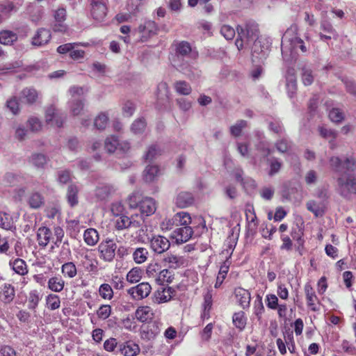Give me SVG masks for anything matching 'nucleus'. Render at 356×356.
Segmentation results:
<instances>
[{
	"instance_id": "26",
	"label": "nucleus",
	"mask_w": 356,
	"mask_h": 356,
	"mask_svg": "<svg viewBox=\"0 0 356 356\" xmlns=\"http://www.w3.org/2000/svg\"><path fill=\"white\" fill-rule=\"evenodd\" d=\"M38 95L35 88H26L21 92V99L29 104H33L36 102Z\"/></svg>"
},
{
	"instance_id": "30",
	"label": "nucleus",
	"mask_w": 356,
	"mask_h": 356,
	"mask_svg": "<svg viewBox=\"0 0 356 356\" xmlns=\"http://www.w3.org/2000/svg\"><path fill=\"white\" fill-rule=\"evenodd\" d=\"M81 264L86 270L95 272L97 268V262L91 254H82Z\"/></svg>"
},
{
	"instance_id": "23",
	"label": "nucleus",
	"mask_w": 356,
	"mask_h": 356,
	"mask_svg": "<svg viewBox=\"0 0 356 356\" xmlns=\"http://www.w3.org/2000/svg\"><path fill=\"white\" fill-rule=\"evenodd\" d=\"M113 222L117 230H122L129 228L134 222L124 214L115 215L113 216Z\"/></svg>"
},
{
	"instance_id": "38",
	"label": "nucleus",
	"mask_w": 356,
	"mask_h": 356,
	"mask_svg": "<svg viewBox=\"0 0 356 356\" xmlns=\"http://www.w3.org/2000/svg\"><path fill=\"white\" fill-rule=\"evenodd\" d=\"M229 268V261H225L220 266L218 275L216 278V282L214 285L215 288H218L222 284Z\"/></svg>"
},
{
	"instance_id": "39",
	"label": "nucleus",
	"mask_w": 356,
	"mask_h": 356,
	"mask_svg": "<svg viewBox=\"0 0 356 356\" xmlns=\"http://www.w3.org/2000/svg\"><path fill=\"white\" fill-rule=\"evenodd\" d=\"M22 177L19 175L13 172H7L3 179L2 182L5 186H13L20 182Z\"/></svg>"
},
{
	"instance_id": "8",
	"label": "nucleus",
	"mask_w": 356,
	"mask_h": 356,
	"mask_svg": "<svg viewBox=\"0 0 356 356\" xmlns=\"http://www.w3.org/2000/svg\"><path fill=\"white\" fill-rule=\"evenodd\" d=\"M152 291V286L148 282H141L129 289V293L136 300H142L147 297Z\"/></svg>"
},
{
	"instance_id": "5",
	"label": "nucleus",
	"mask_w": 356,
	"mask_h": 356,
	"mask_svg": "<svg viewBox=\"0 0 356 356\" xmlns=\"http://www.w3.org/2000/svg\"><path fill=\"white\" fill-rule=\"evenodd\" d=\"M150 249L155 254H161L166 252L170 247V241L161 235L153 236L149 241Z\"/></svg>"
},
{
	"instance_id": "13",
	"label": "nucleus",
	"mask_w": 356,
	"mask_h": 356,
	"mask_svg": "<svg viewBox=\"0 0 356 356\" xmlns=\"http://www.w3.org/2000/svg\"><path fill=\"white\" fill-rule=\"evenodd\" d=\"M54 19L56 24L53 26V29L56 32H64L66 31V26L63 22L66 19L67 11L63 7H59L55 10Z\"/></svg>"
},
{
	"instance_id": "22",
	"label": "nucleus",
	"mask_w": 356,
	"mask_h": 356,
	"mask_svg": "<svg viewBox=\"0 0 356 356\" xmlns=\"http://www.w3.org/2000/svg\"><path fill=\"white\" fill-rule=\"evenodd\" d=\"M51 231L47 227H41L37 232V240L38 245L41 247H46L51 238Z\"/></svg>"
},
{
	"instance_id": "40",
	"label": "nucleus",
	"mask_w": 356,
	"mask_h": 356,
	"mask_svg": "<svg viewBox=\"0 0 356 356\" xmlns=\"http://www.w3.org/2000/svg\"><path fill=\"white\" fill-rule=\"evenodd\" d=\"M61 272L65 277L74 278L77 274V270L73 262H66L62 265Z\"/></svg>"
},
{
	"instance_id": "36",
	"label": "nucleus",
	"mask_w": 356,
	"mask_h": 356,
	"mask_svg": "<svg viewBox=\"0 0 356 356\" xmlns=\"http://www.w3.org/2000/svg\"><path fill=\"white\" fill-rule=\"evenodd\" d=\"M162 153V150L158 145H150L147 151L144 155V159L146 161H152L159 156Z\"/></svg>"
},
{
	"instance_id": "49",
	"label": "nucleus",
	"mask_w": 356,
	"mask_h": 356,
	"mask_svg": "<svg viewBox=\"0 0 356 356\" xmlns=\"http://www.w3.org/2000/svg\"><path fill=\"white\" fill-rule=\"evenodd\" d=\"M47 307L51 310L58 309L60 305V300L58 296L56 294H49L46 298Z\"/></svg>"
},
{
	"instance_id": "52",
	"label": "nucleus",
	"mask_w": 356,
	"mask_h": 356,
	"mask_svg": "<svg viewBox=\"0 0 356 356\" xmlns=\"http://www.w3.org/2000/svg\"><path fill=\"white\" fill-rule=\"evenodd\" d=\"M142 270L140 268H133L127 275V280L130 283H136L140 281Z\"/></svg>"
},
{
	"instance_id": "28",
	"label": "nucleus",
	"mask_w": 356,
	"mask_h": 356,
	"mask_svg": "<svg viewBox=\"0 0 356 356\" xmlns=\"http://www.w3.org/2000/svg\"><path fill=\"white\" fill-rule=\"evenodd\" d=\"M193 196L188 192H181L176 198V204L180 208H185L193 202Z\"/></svg>"
},
{
	"instance_id": "25",
	"label": "nucleus",
	"mask_w": 356,
	"mask_h": 356,
	"mask_svg": "<svg viewBox=\"0 0 356 356\" xmlns=\"http://www.w3.org/2000/svg\"><path fill=\"white\" fill-rule=\"evenodd\" d=\"M130 149V144L127 140H122L113 136V153L118 154H126Z\"/></svg>"
},
{
	"instance_id": "4",
	"label": "nucleus",
	"mask_w": 356,
	"mask_h": 356,
	"mask_svg": "<svg viewBox=\"0 0 356 356\" xmlns=\"http://www.w3.org/2000/svg\"><path fill=\"white\" fill-rule=\"evenodd\" d=\"M44 118L48 125L58 128L63 126L66 118L65 115L54 106H50L46 109Z\"/></svg>"
},
{
	"instance_id": "51",
	"label": "nucleus",
	"mask_w": 356,
	"mask_h": 356,
	"mask_svg": "<svg viewBox=\"0 0 356 356\" xmlns=\"http://www.w3.org/2000/svg\"><path fill=\"white\" fill-rule=\"evenodd\" d=\"M246 127L247 121L244 120H238L234 125L230 127V134L234 137H238L241 134L243 129Z\"/></svg>"
},
{
	"instance_id": "44",
	"label": "nucleus",
	"mask_w": 356,
	"mask_h": 356,
	"mask_svg": "<svg viewBox=\"0 0 356 356\" xmlns=\"http://www.w3.org/2000/svg\"><path fill=\"white\" fill-rule=\"evenodd\" d=\"M41 298L42 296L37 290L31 291L28 297L29 308L30 309H35L38 307Z\"/></svg>"
},
{
	"instance_id": "7",
	"label": "nucleus",
	"mask_w": 356,
	"mask_h": 356,
	"mask_svg": "<svg viewBox=\"0 0 356 356\" xmlns=\"http://www.w3.org/2000/svg\"><path fill=\"white\" fill-rule=\"evenodd\" d=\"M193 234V229L189 226L176 228L170 235V238L175 241L177 244L187 242Z\"/></svg>"
},
{
	"instance_id": "59",
	"label": "nucleus",
	"mask_w": 356,
	"mask_h": 356,
	"mask_svg": "<svg viewBox=\"0 0 356 356\" xmlns=\"http://www.w3.org/2000/svg\"><path fill=\"white\" fill-rule=\"evenodd\" d=\"M306 206L307 209L312 212L316 217L321 216L323 214V210L315 201H309Z\"/></svg>"
},
{
	"instance_id": "53",
	"label": "nucleus",
	"mask_w": 356,
	"mask_h": 356,
	"mask_svg": "<svg viewBox=\"0 0 356 356\" xmlns=\"http://www.w3.org/2000/svg\"><path fill=\"white\" fill-rule=\"evenodd\" d=\"M330 120L335 123H339L344 119V113L338 108H332L328 114Z\"/></svg>"
},
{
	"instance_id": "42",
	"label": "nucleus",
	"mask_w": 356,
	"mask_h": 356,
	"mask_svg": "<svg viewBox=\"0 0 356 356\" xmlns=\"http://www.w3.org/2000/svg\"><path fill=\"white\" fill-rule=\"evenodd\" d=\"M175 220L177 222V226L185 227L191 223V218L189 213L181 211L175 215Z\"/></svg>"
},
{
	"instance_id": "54",
	"label": "nucleus",
	"mask_w": 356,
	"mask_h": 356,
	"mask_svg": "<svg viewBox=\"0 0 356 356\" xmlns=\"http://www.w3.org/2000/svg\"><path fill=\"white\" fill-rule=\"evenodd\" d=\"M301 77L305 86H309L314 81V75L311 69L303 67L302 68Z\"/></svg>"
},
{
	"instance_id": "32",
	"label": "nucleus",
	"mask_w": 356,
	"mask_h": 356,
	"mask_svg": "<svg viewBox=\"0 0 356 356\" xmlns=\"http://www.w3.org/2000/svg\"><path fill=\"white\" fill-rule=\"evenodd\" d=\"M65 286V282L61 277H51L47 282L48 289L54 292H60Z\"/></svg>"
},
{
	"instance_id": "50",
	"label": "nucleus",
	"mask_w": 356,
	"mask_h": 356,
	"mask_svg": "<svg viewBox=\"0 0 356 356\" xmlns=\"http://www.w3.org/2000/svg\"><path fill=\"white\" fill-rule=\"evenodd\" d=\"M232 321L234 325L240 330H243L246 325V318L243 312L235 313L233 315Z\"/></svg>"
},
{
	"instance_id": "57",
	"label": "nucleus",
	"mask_w": 356,
	"mask_h": 356,
	"mask_svg": "<svg viewBox=\"0 0 356 356\" xmlns=\"http://www.w3.org/2000/svg\"><path fill=\"white\" fill-rule=\"evenodd\" d=\"M330 165L331 168L337 172H341L343 170V165L341 159L338 156H332L330 160Z\"/></svg>"
},
{
	"instance_id": "33",
	"label": "nucleus",
	"mask_w": 356,
	"mask_h": 356,
	"mask_svg": "<svg viewBox=\"0 0 356 356\" xmlns=\"http://www.w3.org/2000/svg\"><path fill=\"white\" fill-rule=\"evenodd\" d=\"M47 157L40 153L33 154L29 158V163L37 168H43L47 163Z\"/></svg>"
},
{
	"instance_id": "24",
	"label": "nucleus",
	"mask_w": 356,
	"mask_h": 356,
	"mask_svg": "<svg viewBox=\"0 0 356 356\" xmlns=\"http://www.w3.org/2000/svg\"><path fill=\"white\" fill-rule=\"evenodd\" d=\"M136 318L140 322L147 323L154 316L152 309L148 306L139 307L135 313Z\"/></svg>"
},
{
	"instance_id": "19",
	"label": "nucleus",
	"mask_w": 356,
	"mask_h": 356,
	"mask_svg": "<svg viewBox=\"0 0 356 356\" xmlns=\"http://www.w3.org/2000/svg\"><path fill=\"white\" fill-rule=\"evenodd\" d=\"M0 227L11 232L16 230L15 222L9 213L0 211Z\"/></svg>"
},
{
	"instance_id": "46",
	"label": "nucleus",
	"mask_w": 356,
	"mask_h": 356,
	"mask_svg": "<svg viewBox=\"0 0 356 356\" xmlns=\"http://www.w3.org/2000/svg\"><path fill=\"white\" fill-rule=\"evenodd\" d=\"M84 104L82 100L78 99H72L69 102V107L73 115H79L83 110Z\"/></svg>"
},
{
	"instance_id": "56",
	"label": "nucleus",
	"mask_w": 356,
	"mask_h": 356,
	"mask_svg": "<svg viewBox=\"0 0 356 356\" xmlns=\"http://www.w3.org/2000/svg\"><path fill=\"white\" fill-rule=\"evenodd\" d=\"M268 128L271 131L279 136L283 135L285 132L282 123L279 120L270 122L268 124Z\"/></svg>"
},
{
	"instance_id": "15",
	"label": "nucleus",
	"mask_w": 356,
	"mask_h": 356,
	"mask_svg": "<svg viewBox=\"0 0 356 356\" xmlns=\"http://www.w3.org/2000/svg\"><path fill=\"white\" fill-rule=\"evenodd\" d=\"M15 296V287L9 283H4L0 286V300L5 304L10 303Z\"/></svg>"
},
{
	"instance_id": "29",
	"label": "nucleus",
	"mask_w": 356,
	"mask_h": 356,
	"mask_svg": "<svg viewBox=\"0 0 356 356\" xmlns=\"http://www.w3.org/2000/svg\"><path fill=\"white\" fill-rule=\"evenodd\" d=\"M99 257L107 261H111V241L106 240L99 245Z\"/></svg>"
},
{
	"instance_id": "6",
	"label": "nucleus",
	"mask_w": 356,
	"mask_h": 356,
	"mask_svg": "<svg viewBox=\"0 0 356 356\" xmlns=\"http://www.w3.org/2000/svg\"><path fill=\"white\" fill-rule=\"evenodd\" d=\"M252 55L253 58L259 60L265 59L268 56L269 51V47L267 43H265L261 38H258L254 41H252L251 46Z\"/></svg>"
},
{
	"instance_id": "18",
	"label": "nucleus",
	"mask_w": 356,
	"mask_h": 356,
	"mask_svg": "<svg viewBox=\"0 0 356 356\" xmlns=\"http://www.w3.org/2000/svg\"><path fill=\"white\" fill-rule=\"evenodd\" d=\"M9 266L17 274L24 276L29 272L28 266L24 260L20 258L10 259Z\"/></svg>"
},
{
	"instance_id": "21",
	"label": "nucleus",
	"mask_w": 356,
	"mask_h": 356,
	"mask_svg": "<svg viewBox=\"0 0 356 356\" xmlns=\"http://www.w3.org/2000/svg\"><path fill=\"white\" fill-rule=\"evenodd\" d=\"M119 351L124 356H136L140 353V348L136 343L129 341L120 345Z\"/></svg>"
},
{
	"instance_id": "34",
	"label": "nucleus",
	"mask_w": 356,
	"mask_h": 356,
	"mask_svg": "<svg viewBox=\"0 0 356 356\" xmlns=\"http://www.w3.org/2000/svg\"><path fill=\"white\" fill-rule=\"evenodd\" d=\"M149 252L145 248H137L132 254L134 261L138 264L145 263L148 258Z\"/></svg>"
},
{
	"instance_id": "47",
	"label": "nucleus",
	"mask_w": 356,
	"mask_h": 356,
	"mask_svg": "<svg viewBox=\"0 0 356 356\" xmlns=\"http://www.w3.org/2000/svg\"><path fill=\"white\" fill-rule=\"evenodd\" d=\"M85 242L89 245H94L98 241V233L94 229H88L83 234Z\"/></svg>"
},
{
	"instance_id": "12",
	"label": "nucleus",
	"mask_w": 356,
	"mask_h": 356,
	"mask_svg": "<svg viewBox=\"0 0 356 356\" xmlns=\"http://www.w3.org/2000/svg\"><path fill=\"white\" fill-rule=\"evenodd\" d=\"M51 38L50 31L44 28L39 29L32 38L31 44L35 47H42L47 44Z\"/></svg>"
},
{
	"instance_id": "64",
	"label": "nucleus",
	"mask_w": 356,
	"mask_h": 356,
	"mask_svg": "<svg viewBox=\"0 0 356 356\" xmlns=\"http://www.w3.org/2000/svg\"><path fill=\"white\" fill-rule=\"evenodd\" d=\"M220 33L227 40H232L236 34L235 30L229 25H223L220 29Z\"/></svg>"
},
{
	"instance_id": "45",
	"label": "nucleus",
	"mask_w": 356,
	"mask_h": 356,
	"mask_svg": "<svg viewBox=\"0 0 356 356\" xmlns=\"http://www.w3.org/2000/svg\"><path fill=\"white\" fill-rule=\"evenodd\" d=\"M17 39V35L10 31H3L0 32V43L3 44H11Z\"/></svg>"
},
{
	"instance_id": "1",
	"label": "nucleus",
	"mask_w": 356,
	"mask_h": 356,
	"mask_svg": "<svg viewBox=\"0 0 356 356\" xmlns=\"http://www.w3.org/2000/svg\"><path fill=\"white\" fill-rule=\"evenodd\" d=\"M281 47L282 57L287 62L296 60L299 50L302 53L307 50L304 41L298 36L292 29H287L284 33Z\"/></svg>"
},
{
	"instance_id": "41",
	"label": "nucleus",
	"mask_w": 356,
	"mask_h": 356,
	"mask_svg": "<svg viewBox=\"0 0 356 356\" xmlns=\"http://www.w3.org/2000/svg\"><path fill=\"white\" fill-rule=\"evenodd\" d=\"M108 121V114L100 113L94 120V126L99 130H104L107 127Z\"/></svg>"
},
{
	"instance_id": "16",
	"label": "nucleus",
	"mask_w": 356,
	"mask_h": 356,
	"mask_svg": "<svg viewBox=\"0 0 356 356\" xmlns=\"http://www.w3.org/2000/svg\"><path fill=\"white\" fill-rule=\"evenodd\" d=\"M139 209L142 214L149 216L154 213L156 209L155 200L149 197H145L140 200Z\"/></svg>"
},
{
	"instance_id": "9",
	"label": "nucleus",
	"mask_w": 356,
	"mask_h": 356,
	"mask_svg": "<svg viewBox=\"0 0 356 356\" xmlns=\"http://www.w3.org/2000/svg\"><path fill=\"white\" fill-rule=\"evenodd\" d=\"M175 47L177 56H189L193 59H196L198 57V52L193 50L190 43L186 41L176 42Z\"/></svg>"
},
{
	"instance_id": "31",
	"label": "nucleus",
	"mask_w": 356,
	"mask_h": 356,
	"mask_svg": "<svg viewBox=\"0 0 356 356\" xmlns=\"http://www.w3.org/2000/svg\"><path fill=\"white\" fill-rule=\"evenodd\" d=\"M44 203V198L38 192H33L28 197V204L32 209H36L42 207Z\"/></svg>"
},
{
	"instance_id": "48",
	"label": "nucleus",
	"mask_w": 356,
	"mask_h": 356,
	"mask_svg": "<svg viewBox=\"0 0 356 356\" xmlns=\"http://www.w3.org/2000/svg\"><path fill=\"white\" fill-rule=\"evenodd\" d=\"M175 88L177 93L182 95H188L191 92V87L185 81H179L175 83Z\"/></svg>"
},
{
	"instance_id": "35",
	"label": "nucleus",
	"mask_w": 356,
	"mask_h": 356,
	"mask_svg": "<svg viewBox=\"0 0 356 356\" xmlns=\"http://www.w3.org/2000/svg\"><path fill=\"white\" fill-rule=\"evenodd\" d=\"M233 174L236 180L241 183L243 187H245L246 185H248L251 187L255 186V181L253 179L248 177L246 179L243 178V171L241 168H236Z\"/></svg>"
},
{
	"instance_id": "58",
	"label": "nucleus",
	"mask_w": 356,
	"mask_h": 356,
	"mask_svg": "<svg viewBox=\"0 0 356 356\" xmlns=\"http://www.w3.org/2000/svg\"><path fill=\"white\" fill-rule=\"evenodd\" d=\"M161 270V266L157 263H151L149 264L146 268V273L149 277H155L157 278L159 272Z\"/></svg>"
},
{
	"instance_id": "43",
	"label": "nucleus",
	"mask_w": 356,
	"mask_h": 356,
	"mask_svg": "<svg viewBox=\"0 0 356 356\" xmlns=\"http://www.w3.org/2000/svg\"><path fill=\"white\" fill-rule=\"evenodd\" d=\"M159 168L157 165H147L144 170V179L146 182H152L157 177Z\"/></svg>"
},
{
	"instance_id": "27",
	"label": "nucleus",
	"mask_w": 356,
	"mask_h": 356,
	"mask_svg": "<svg viewBox=\"0 0 356 356\" xmlns=\"http://www.w3.org/2000/svg\"><path fill=\"white\" fill-rule=\"evenodd\" d=\"M79 191V187L75 184H70L67 187L66 198L70 207L76 206L79 202L78 193Z\"/></svg>"
},
{
	"instance_id": "2",
	"label": "nucleus",
	"mask_w": 356,
	"mask_h": 356,
	"mask_svg": "<svg viewBox=\"0 0 356 356\" xmlns=\"http://www.w3.org/2000/svg\"><path fill=\"white\" fill-rule=\"evenodd\" d=\"M238 37L236 40V45L238 50L245 47L249 48L252 41L258 39L259 31L258 24L252 20H248L236 27Z\"/></svg>"
},
{
	"instance_id": "61",
	"label": "nucleus",
	"mask_w": 356,
	"mask_h": 356,
	"mask_svg": "<svg viewBox=\"0 0 356 356\" xmlns=\"http://www.w3.org/2000/svg\"><path fill=\"white\" fill-rule=\"evenodd\" d=\"M254 314L259 319L261 318V315L264 312V307L262 302V298L260 295H257V299L254 301Z\"/></svg>"
},
{
	"instance_id": "17",
	"label": "nucleus",
	"mask_w": 356,
	"mask_h": 356,
	"mask_svg": "<svg viewBox=\"0 0 356 356\" xmlns=\"http://www.w3.org/2000/svg\"><path fill=\"white\" fill-rule=\"evenodd\" d=\"M234 294L237 299V302L243 309L248 308L250 303V292L243 288L238 287L235 289Z\"/></svg>"
},
{
	"instance_id": "14",
	"label": "nucleus",
	"mask_w": 356,
	"mask_h": 356,
	"mask_svg": "<svg viewBox=\"0 0 356 356\" xmlns=\"http://www.w3.org/2000/svg\"><path fill=\"white\" fill-rule=\"evenodd\" d=\"M175 291L172 287H161L154 292V301L157 304L167 302L171 300Z\"/></svg>"
},
{
	"instance_id": "63",
	"label": "nucleus",
	"mask_w": 356,
	"mask_h": 356,
	"mask_svg": "<svg viewBox=\"0 0 356 356\" xmlns=\"http://www.w3.org/2000/svg\"><path fill=\"white\" fill-rule=\"evenodd\" d=\"M184 73L191 79H197L201 76L202 72L197 68L188 67L186 69H182Z\"/></svg>"
},
{
	"instance_id": "3",
	"label": "nucleus",
	"mask_w": 356,
	"mask_h": 356,
	"mask_svg": "<svg viewBox=\"0 0 356 356\" xmlns=\"http://www.w3.org/2000/svg\"><path fill=\"white\" fill-rule=\"evenodd\" d=\"M338 192L344 197L356 193V177L353 175L341 176L337 179Z\"/></svg>"
},
{
	"instance_id": "37",
	"label": "nucleus",
	"mask_w": 356,
	"mask_h": 356,
	"mask_svg": "<svg viewBox=\"0 0 356 356\" xmlns=\"http://www.w3.org/2000/svg\"><path fill=\"white\" fill-rule=\"evenodd\" d=\"M268 163L269 165L268 175L270 177H273L277 174L282 167V162L275 157L268 159Z\"/></svg>"
},
{
	"instance_id": "20",
	"label": "nucleus",
	"mask_w": 356,
	"mask_h": 356,
	"mask_svg": "<svg viewBox=\"0 0 356 356\" xmlns=\"http://www.w3.org/2000/svg\"><path fill=\"white\" fill-rule=\"evenodd\" d=\"M163 261L165 266L173 269H177L185 264L184 257L172 254L166 255Z\"/></svg>"
},
{
	"instance_id": "60",
	"label": "nucleus",
	"mask_w": 356,
	"mask_h": 356,
	"mask_svg": "<svg viewBox=\"0 0 356 356\" xmlns=\"http://www.w3.org/2000/svg\"><path fill=\"white\" fill-rule=\"evenodd\" d=\"M146 127V122L143 118L135 120L131 125V131L134 134H141Z\"/></svg>"
},
{
	"instance_id": "10",
	"label": "nucleus",
	"mask_w": 356,
	"mask_h": 356,
	"mask_svg": "<svg viewBox=\"0 0 356 356\" xmlns=\"http://www.w3.org/2000/svg\"><path fill=\"white\" fill-rule=\"evenodd\" d=\"M90 6L93 19L98 22L103 21L108 12L106 4L98 1L91 0Z\"/></svg>"
},
{
	"instance_id": "55",
	"label": "nucleus",
	"mask_w": 356,
	"mask_h": 356,
	"mask_svg": "<svg viewBox=\"0 0 356 356\" xmlns=\"http://www.w3.org/2000/svg\"><path fill=\"white\" fill-rule=\"evenodd\" d=\"M17 8L13 2H7L4 4H0V14L5 19L10 16V13L13 11H17Z\"/></svg>"
},
{
	"instance_id": "11",
	"label": "nucleus",
	"mask_w": 356,
	"mask_h": 356,
	"mask_svg": "<svg viewBox=\"0 0 356 356\" xmlns=\"http://www.w3.org/2000/svg\"><path fill=\"white\" fill-rule=\"evenodd\" d=\"M304 290L307 307L313 312L318 311L319 307L316 305V303L319 302L318 298L312 285L306 284L305 285Z\"/></svg>"
},
{
	"instance_id": "62",
	"label": "nucleus",
	"mask_w": 356,
	"mask_h": 356,
	"mask_svg": "<svg viewBox=\"0 0 356 356\" xmlns=\"http://www.w3.org/2000/svg\"><path fill=\"white\" fill-rule=\"evenodd\" d=\"M265 301L267 307L270 309L275 310L278 307V298L275 294H267Z\"/></svg>"
}]
</instances>
